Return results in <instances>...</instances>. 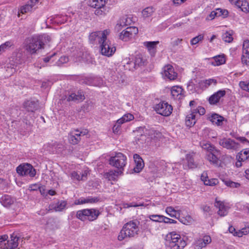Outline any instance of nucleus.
Wrapping results in <instances>:
<instances>
[{
    "mask_svg": "<svg viewBox=\"0 0 249 249\" xmlns=\"http://www.w3.org/2000/svg\"><path fill=\"white\" fill-rule=\"evenodd\" d=\"M51 39V37L47 34L28 38L25 41V50L31 54H35L39 50L44 49L45 44Z\"/></svg>",
    "mask_w": 249,
    "mask_h": 249,
    "instance_id": "obj_1",
    "label": "nucleus"
},
{
    "mask_svg": "<svg viewBox=\"0 0 249 249\" xmlns=\"http://www.w3.org/2000/svg\"><path fill=\"white\" fill-rule=\"evenodd\" d=\"M186 242L180 234L171 232L167 235L165 245L168 249H183Z\"/></svg>",
    "mask_w": 249,
    "mask_h": 249,
    "instance_id": "obj_2",
    "label": "nucleus"
},
{
    "mask_svg": "<svg viewBox=\"0 0 249 249\" xmlns=\"http://www.w3.org/2000/svg\"><path fill=\"white\" fill-rule=\"evenodd\" d=\"M138 221H131L124 225L118 236V239L122 241L126 237H134L138 234Z\"/></svg>",
    "mask_w": 249,
    "mask_h": 249,
    "instance_id": "obj_3",
    "label": "nucleus"
},
{
    "mask_svg": "<svg viewBox=\"0 0 249 249\" xmlns=\"http://www.w3.org/2000/svg\"><path fill=\"white\" fill-rule=\"evenodd\" d=\"M175 209L173 207H167L165 212L167 214L172 217L178 219L181 223L185 225H189L192 221V218L189 214L185 215L181 209H178V207H176Z\"/></svg>",
    "mask_w": 249,
    "mask_h": 249,
    "instance_id": "obj_4",
    "label": "nucleus"
},
{
    "mask_svg": "<svg viewBox=\"0 0 249 249\" xmlns=\"http://www.w3.org/2000/svg\"><path fill=\"white\" fill-rule=\"evenodd\" d=\"M100 212L95 209H86L79 210L77 212L76 216L81 221H85L88 220L93 221L97 219Z\"/></svg>",
    "mask_w": 249,
    "mask_h": 249,
    "instance_id": "obj_5",
    "label": "nucleus"
},
{
    "mask_svg": "<svg viewBox=\"0 0 249 249\" xmlns=\"http://www.w3.org/2000/svg\"><path fill=\"white\" fill-rule=\"evenodd\" d=\"M6 234L0 236V249H15L18 246V238L14 235H11V240H7Z\"/></svg>",
    "mask_w": 249,
    "mask_h": 249,
    "instance_id": "obj_6",
    "label": "nucleus"
},
{
    "mask_svg": "<svg viewBox=\"0 0 249 249\" xmlns=\"http://www.w3.org/2000/svg\"><path fill=\"white\" fill-rule=\"evenodd\" d=\"M106 0H89V5L95 9L94 14L97 16H104L107 14Z\"/></svg>",
    "mask_w": 249,
    "mask_h": 249,
    "instance_id": "obj_7",
    "label": "nucleus"
},
{
    "mask_svg": "<svg viewBox=\"0 0 249 249\" xmlns=\"http://www.w3.org/2000/svg\"><path fill=\"white\" fill-rule=\"evenodd\" d=\"M126 163V157L122 153H117L109 160V164L119 170H123Z\"/></svg>",
    "mask_w": 249,
    "mask_h": 249,
    "instance_id": "obj_8",
    "label": "nucleus"
},
{
    "mask_svg": "<svg viewBox=\"0 0 249 249\" xmlns=\"http://www.w3.org/2000/svg\"><path fill=\"white\" fill-rule=\"evenodd\" d=\"M137 131L140 133H141V132L143 133V134H141L140 135L141 137L142 138H140L138 137V135L136 137V140L138 142L140 141V140H145L144 138L146 135L149 136L152 139L160 138L161 136V133L158 131L155 130L152 128L148 129L145 127H140L138 128Z\"/></svg>",
    "mask_w": 249,
    "mask_h": 249,
    "instance_id": "obj_9",
    "label": "nucleus"
},
{
    "mask_svg": "<svg viewBox=\"0 0 249 249\" xmlns=\"http://www.w3.org/2000/svg\"><path fill=\"white\" fill-rule=\"evenodd\" d=\"M109 33L110 31L108 30L92 32L89 36V41L91 44H94L97 42L100 44L104 39H107V36Z\"/></svg>",
    "mask_w": 249,
    "mask_h": 249,
    "instance_id": "obj_10",
    "label": "nucleus"
},
{
    "mask_svg": "<svg viewBox=\"0 0 249 249\" xmlns=\"http://www.w3.org/2000/svg\"><path fill=\"white\" fill-rule=\"evenodd\" d=\"M17 172L21 176H29L34 177L36 174V171L30 164L20 165L17 168Z\"/></svg>",
    "mask_w": 249,
    "mask_h": 249,
    "instance_id": "obj_11",
    "label": "nucleus"
},
{
    "mask_svg": "<svg viewBox=\"0 0 249 249\" xmlns=\"http://www.w3.org/2000/svg\"><path fill=\"white\" fill-rule=\"evenodd\" d=\"M101 53L105 56H110L115 52L116 48L111 45L110 41L107 39H104L100 43Z\"/></svg>",
    "mask_w": 249,
    "mask_h": 249,
    "instance_id": "obj_12",
    "label": "nucleus"
},
{
    "mask_svg": "<svg viewBox=\"0 0 249 249\" xmlns=\"http://www.w3.org/2000/svg\"><path fill=\"white\" fill-rule=\"evenodd\" d=\"M155 109L158 114L168 116L172 113L173 108L167 102H161L155 106Z\"/></svg>",
    "mask_w": 249,
    "mask_h": 249,
    "instance_id": "obj_13",
    "label": "nucleus"
},
{
    "mask_svg": "<svg viewBox=\"0 0 249 249\" xmlns=\"http://www.w3.org/2000/svg\"><path fill=\"white\" fill-rule=\"evenodd\" d=\"M218 143L223 148L229 150H237L240 147V144L231 138L221 139Z\"/></svg>",
    "mask_w": 249,
    "mask_h": 249,
    "instance_id": "obj_14",
    "label": "nucleus"
},
{
    "mask_svg": "<svg viewBox=\"0 0 249 249\" xmlns=\"http://www.w3.org/2000/svg\"><path fill=\"white\" fill-rule=\"evenodd\" d=\"M138 33V28L135 26H130L127 27L123 30L120 35V39L124 41H127L133 36L137 35Z\"/></svg>",
    "mask_w": 249,
    "mask_h": 249,
    "instance_id": "obj_15",
    "label": "nucleus"
},
{
    "mask_svg": "<svg viewBox=\"0 0 249 249\" xmlns=\"http://www.w3.org/2000/svg\"><path fill=\"white\" fill-rule=\"evenodd\" d=\"M87 133V130L80 131L75 129L71 131L69 135V141L72 144H77L81 140V137L85 136Z\"/></svg>",
    "mask_w": 249,
    "mask_h": 249,
    "instance_id": "obj_16",
    "label": "nucleus"
},
{
    "mask_svg": "<svg viewBox=\"0 0 249 249\" xmlns=\"http://www.w3.org/2000/svg\"><path fill=\"white\" fill-rule=\"evenodd\" d=\"M132 22L133 20L131 17L127 15L123 16L118 21L115 29L120 31L123 28L130 25Z\"/></svg>",
    "mask_w": 249,
    "mask_h": 249,
    "instance_id": "obj_17",
    "label": "nucleus"
},
{
    "mask_svg": "<svg viewBox=\"0 0 249 249\" xmlns=\"http://www.w3.org/2000/svg\"><path fill=\"white\" fill-rule=\"evenodd\" d=\"M241 60L243 64L249 66V41H244L243 44Z\"/></svg>",
    "mask_w": 249,
    "mask_h": 249,
    "instance_id": "obj_18",
    "label": "nucleus"
},
{
    "mask_svg": "<svg viewBox=\"0 0 249 249\" xmlns=\"http://www.w3.org/2000/svg\"><path fill=\"white\" fill-rule=\"evenodd\" d=\"M162 75L164 78L169 79L170 80H173L177 78V73L175 71L173 66L167 65L164 67Z\"/></svg>",
    "mask_w": 249,
    "mask_h": 249,
    "instance_id": "obj_19",
    "label": "nucleus"
},
{
    "mask_svg": "<svg viewBox=\"0 0 249 249\" xmlns=\"http://www.w3.org/2000/svg\"><path fill=\"white\" fill-rule=\"evenodd\" d=\"M38 2V0H30L27 4L22 6L20 9V12L22 14H25L30 12L36 8V4Z\"/></svg>",
    "mask_w": 249,
    "mask_h": 249,
    "instance_id": "obj_20",
    "label": "nucleus"
},
{
    "mask_svg": "<svg viewBox=\"0 0 249 249\" xmlns=\"http://www.w3.org/2000/svg\"><path fill=\"white\" fill-rule=\"evenodd\" d=\"M207 119L211 121L213 124H214L217 126L222 125L225 118L215 113H212L208 115Z\"/></svg>",
    "mask_w": 249,
    "mask_h": 249,
    "instance_id": "obj_21",
    "label": "nucleus"
},
{
    "mask_svg": "<svg viewBox=\"0 0 249 249\" xmlns=\"http://www.w3.org/2000/svg\"><path fill=\"white\" fill-rule=\"evenodd\" d=\"M16 201L15 198L8 195H4L0 198V203L6 208H10Z\"/></svg>",
    "mask_w": 249,
    "mask_h": 249,
    "instance_id": "obj_22",
    "label": "nucleus"
},
{
    "mask_svg": "<svg viewBox=\"0 0 249 249\" xmlns=\"http://www.w3.org/2000/svg\"><path fill=\"white\" fill-rule=\"evenodd\" d=\"M133 159L135 163L133 170L135 173H140L144 167L143 161L139 155L137 154H135L133 155Z\"/></svg>",
    "mask_w": 249,
    "mask_h": 249,
    "instance_id": "obj_23",
    "label": "nucleus"
},
{
    "mask_svg": "<svg viewBox=\"0 0 249 249\" xmlns=\"http://www.w3.org/2000/svg\"><path fill=\"white\" fill-rule=\"evenodd\" d=\"M226 94V91L224 90H219L213 94L211 95L209 99L210 104L214 105L218 103L220 99L224 96Z\"/></svg>",
    "mask_w": 249,
    "mask_h": 249,
    "instance_id": "obj_24",
    "label": "nucleus"
},
{
    "mask_svg": "<svg viewBox=\"0 0 249 249\" xmlns=\"http://www.w3.org/2000/svg\"><path fill=\"white\" fill-rule=\"evenodd\" d=\"M201 179L204 182V184L208 186H215L219 183L217 178L209 179L206 172H203L201 176Z\"/></svg>",
    "mask_w": 249,
    "mask_h": 249,
    "instance_id": "obj_25",
    "label": "nucleus"
},
{
    "mask_svg": "<svg viewBox=\"0 0 249 249\" xmlns=\"http://www.w3.org/2000/svg\"><path fill=\"white\" fill-rule=\"evenodd\" d=\"M214 206L218 208V214L221 216H224L227 214L228 209L224 205L223 202L217 200L215 199Z\"/></svg>",
    "mask_w": 249,
    "mask_h": 249,
    "instance_id": "obj_26",
    "label": "nucleus"
},
{
    "mask_svg": "<svg viewBox=\"0 0 249 249\" xmlns=\"http://www.w3.org/2000/svg\"><path fill=\"white\" fill-rule=\"evenodd\" d=\"M219 151L217 149H215L212 152H210L207 155V160L213 164L217 165L219 163V159L217 158V155L219 154Z\"/></svg>",
    "mask_w": 249,
    "mask_h": 249,
    "instance_id": "obj_27",
    "label": "nucleus"
},
{
    "mask_svg": "<svg viewBox=\"0 0 249 249\" xmlns=\"http://www.w3.org/2000/svg\"><path fill=\"white\" fill-rule=\"evenodd\" d=\"M159 43V41H146L143 43V45L145 46L148 52L152 56H154L157 45Z\"/></svg>",
    "mask_w": 249,
    "mask_h": 249,
    "instance_id": "obj_28",
    "label": "nucleus"
},
{
    "mask_svg": "<svg viewBox=\"0 0 249 249\" xmlns=\"http://www.w3.org/2000/svg\"><path fill=\"white\" fill-rule=\"evenodd\" d=\"M67 202L65 200L58 201L56 203H52L50 204V207L52 210H54L56 212H61L63 211L66 207Z\"/></svg>",
    "mask_w": 249,
    "mask_h": 249,
    "instance_id": "obj_29",
    "label": "nucleus"
},
{
    "mask_svg": "<svg viewBox=\"0 0 249 249\" xmlns=\"http://www.w3.org/2000/svg\"><path fill=\"white\" fill-rule=\"evenodd\" d=\"M195 153L192 152L186 155V160L187 162V166L189 168H195L197 166V164L194 161V157Z\"/></svg>",
    "mask_w": 249,
    "mask_h": 249,
    "instance_id": "obj_30",
    "label": "nucleus"
},
{
    "mask_svg": "<svg viewBox=\"0 0 249 249\" xmlns=\"http://www.w3.org/2000/svg\"><path fill=\"white\" fill-rule=\"evenodd\" d=\"M196 116L194 114V112L191 110L190 114L187 115L185 119V124L187 126L192 127L195 125L196 123Z\"/></svg>",
    "mask_w": 249,
    "mask_h": 249,
    "instance_id": "obj_31",
    "label": "nucleus"
},
{
    "mask_svg": "<svg viewBox=\"0 0 249 249\" xmlns=\"http://www.w3.org/2000/svg\"><path fill=\"white\" fill-rule=\"evenodd\" d=\"M24 107L28 111L34 112L37 108V103L34 101L28 100L24 103Z\"/></svg>",
    "mask_w": 249,
    "mask_h": 249,
    "instance_id": "obj_32",
    "label": "nucleus"
},
{
    "mask_svg": "<svg viewBox=\"0 0 249 249\" xmlns=\"http://www.w3.org/2000/svg\"><path fill=\"white\" fill-rule=\"evenodd\" d=\"M85 99V96L83 94V92L81 90H79L77 92V93H71L67 99L68 101H83Z\"/></svg>",
    "mask_w": 249,
    "mask_h": 249,
    "instance_id": "obj_33",
    "label": "nucleus"
},
{
    "mask_svg": "<svg viewBox=\"0 0 249 249\" xmlns=\"http://www.w3.org/2000/svg\"><path fill=\"white\" fill-rule=\"evenodd\" d=\"M145 61L146 60L143 58L142 55L139 54L136 55L134 62L130 61V62H127V64H130L131 63H132L134 64V68H136L137 66L144 65L145 64Z\"/></svg>",
    "mask_w": 249,
    "mask_h": 249,
    "instance_id": "obj_34",
    "label": "nucleus"
},
{
    "mask_svg": "<svg viewBox=\"0 0 249 249\" xmlns=\"http://www.w3.org/2000/svg\"><path fill=\"white\" fill-rule=\"evenodd\" d=\"M235 5L243 12H247L249 11V5L246 0H237Z\"/></svg>",
    "mask_w": 249,
    "mask_h": 249,
    "instance_id": "obj_35",
    "label": "nucleus"
},
{
    "mask_svg": "<svg viewBox=\"0 0 249 249\" xmlns=\"http://www.w3.org/2000/svg\"><path fill=\"white\" fill-rule=\"evenodd\" d=\"M97 79L91 77H87L81 79L80 83L87 85L97 86L98 84L97 83Z\"/></svg>",
    "mask_w": 249,
    "mask_h": 249,
    "instance_id": "obj_36",
    "label": "nucleus"
},
{
    "mask_svg": "<svg viewBox=\"0 0 249 249\" xmlns=\"http://www.w3.org/2000/svg\"><path fill=\"white\" fill-rule=\"evenodd\" d=\"M122 173V171L121 170L120 171H113L111 170L108 172L106 173L105 174L106 178H107L109 180H115L118 176L119 174H121Z\"/></svg>",
    "mask_w": 249,
    "mask_h": 249,
    "instance_id": "obj_37",
    "label": "nucleus"
},
{
    "mask_svg": "<svg viewBox=\"0 0 249 249\" xmlns=\"http://www.w3.org/2000/svg\"><path fill=\"white\" fill-rule=\"evenodd\" d=\"M183 91V89L179 86H173L171 89V94L173 98L177 99L178 96H180Z\"/></svg>",
    "mask_w": 249,
    "mask_h": 249,
    "instance_id": "obj_38",
    "label": "nucleus"
},
{
    "mask_svg": "<svg viewBox=\"0 0 249 249\" xmlns=\"http://www.w3.org/2000/svg\"><path fill=\"white\" fill-rule=\"evenodd\" d=\"M200 146L201 148L204 150H206L208 152H212L214 150L216 149L215 147L212 145L209 142L203 141L200 142Z\"/></svg>",
    "mask_w": 249,
    "mask_h": 249,
    "instance_id": "obj_39",
    "label": "nucleus"
},
{
    "mask_svg": "<svg viewBox=\"0 0 249 249\" xmlns=\"http://www.w3.org/2000/svg\"><path fill=\"white\" fill-rule=\"evenodd\" d=\"M54 22L57 24L64 23L67 20V16L62 15H55L54 18Z\"/></svg>",
    "mask_w": 249,
    "mask_h": 249,
    "instance_id": "obj_40",
    "label": "nucleus"
},
{
    "mask_svg": "<svg viewBox=\"0 0 249 249\" xmlns=\"http://www.w3.org/2000/svg\"><path fill=\"white\" fill-rule=\"evenodd\" d=\"M151 223V220L149 218L142 220L141 222H138V225H140L141 229L143 230H148L150 229Z\"/></svg>",
    "mask_w": 249,
    "mask_h": 249,
    "instance_id": "obj_41",
    "label": "nucleus"
},
{
    "mask_svg": "<svg viewBox=\"0 0 249 249\" xmlns=\"http://www.w3.org/2000/svg\"><path fill=\"white\" fill-rule=\"evenodd\" d=\"M214 61L212 62L213 66H219L225 62V59L223 56L218 55L214 57Z\"/></svg>",
    "mask_w": 249,
    "mask_h": 249,
    "instance_id": "obj_42",
    "label": "nucleus"
},
{
    "mask_svg": "<svg viewBox=\"0 0 249 249\" xmlns=\"http://www.w3.org/2000/svg\"><path fill=\"white\" fill-rule=\"evenodd\" d=\"M152 221L163 222L164 216L159 214H151L148 216Z\"/></svg>",
    "mask_w": 249,
    "mask_h": 249,
    "instance_id": "obj_43",
    "label": "nucleus"
},
{
    "mask_svg": "<svg viewBox=\"0 0 249 249\" xmlns=\"http://www.w3.org/2000/svg\"><path fill=\"white\" fill-rule=\"evenodd\" d=\"M154 10L152 7H148L144 9L142 11V15L143 18H146L151 17Z\"/></svg>",
    "mask_w": 249,
    "mask_h": 249,
    "instance_id": "obj_44",
    "label": "nucleus"
},
{
    "mask_svg": "<svg viewBox=\"0 0 249 249\" xmlns=\"http://www.w3.org/2000/svg\"><path fill=\"white\" fill-rule=\"evenodd\" d=\"M14 44L12 41H7L0 45V53L9 49Z\"/></svg>",
    "mask_w": 249,
    "mask_h": 249,
    "instance_id": "obj_45",
    "label": "nucleus"
},
{
    "mask_svg": "<svg viewBox=\"0 0 249 249\" xmlns=\"http://www.w3.org/2000/svg\"><path fill=\"white\" fill-rule=\"evenodd\" d=\"M192 111L194 112V114L196 116L197 114L200 116L204 115L205 113V108L203 107L200 106H198L197 107H196V109H192Z\"/></svg>",
    "mask_w": 249,
    "mask_h": 249,
    "instance_id": "obj_46",
    "label": "nucleus"
},
{
    "mask_svg": "<svg viewBox=\"0 0 249 249\" xmlns=\"http://www.w3.org/2000/svg\"><path fill=\"white\" fill-rule=\"evenodd\" d=\"M203 83L204 84V86L206 88H208L209 86L213 84L214 86L216 85L217 84V80L213 78H210L204 81Z\"/></svg>",
    "mask_w": 249,
    "mask_h": 249,
    "instance_id": "obj_47",
    "label": "nucleus"
},
{
    "mask_svg": "<svg viewBox=\"0 0 249 249\" xmlns=\"http://www.w3.org/2000/svg\"><path fill=\"white\" fill-rule=\"evenodd\" d=\"M69 58L66 56H62L60 57L58 61L56 62L55 64L58 66H60L62 64L66 63L69 61Z\"/></svg>",
    "mask_w": 249,
    "mask_h": 249,
    "instance_id": "obj_48",
    "label": "nucleus"
},
{
    "mask_svg": "<svg viewBox=\"0 0 249 249\" xmlns=\"http://www.w3.org/2000/svg\"><path fill=\"white\" fill-rule=\"evenodd\" d=\"M204 38L203 35H199L198 36L193 38L191 40V44L192 45H196L199 41L202 40Z\"/></svg>",
    "mask_w": 249,
    "mask_h": 249,
    "instance_id": "obj_49",
    "label": "nucleus"
},
{
    "mask_svg": "<svg viewBox=\"0 0 249 249\" xmlns=\"http://www.w3.org/2000/svg\"><path fill=\"white\" fill-rule=\"evenodd\" d=\"M222 39L225 42L228 43L231 42L233 40L231 35L228 32H226L223 35Z\"/></svg>",
    "mask_w": 249,
    "mask_h": 249,
    "instance_id": "obj_50",
    "label": "nucleus"
},
{
    "mask_svg": "<svg viewBox=\"0 0 249 249\" xmlns=\"http://www.w3.org/2000/svg\"><path fill=\"white\" fill-rule=\"evenodd\" d=\"M206 247L204 241L202 239H199L196 242L195 248L196 249H201Z\"/></svg>",
    "mask_w": 249,
    "mask_h": 249,
    "instance_id": "obj_51",
    "label": "nucleus"
},
{
    "mask_svg": "<svg viewBox=\"0 0 249 249\" xmlns=\"http://www.w3.org/2000/svg\"><path fill=\"white\" fill-rule=\"evenodd\" d=\"M100 198L98 197L89 196L86 197V203H95L99 201Z\"/></svg>",
    "mask_w": 249,
    "mask_h": 249,
    "instance_id": "obj_52",
    "label": "nucleus"
},
{
    "mask_svg": "<svg viewBox=\"0 0 249 249\" xmlns=\"http://www.w3.org/2000/svg\"><path fill=\"white\" fill-rule=\"evenodd\" d=\"M249 232V228H243L241 230L238 231V233H236V236L242 237L243 235H246Z\"/></svg>",
    "mask_w": 249,
    "mask_h": 249,
    "instance_id": "obj_53",
    "label": "nucleus"
},
{
    "mask_svg": "<svg viewBox=\"0 0 249 249\" xmlns=\"http://www.w3.org/2000/svg\"><path fill=\"white\" fill-rule=\"evenodd\" d=\"M239 85L243 90L249 92L248 83L245 81H241L239 82Z\"/></svg>",
    "mask_w": 249,
    "mask_h": 249,
    "instance_id": "obj_54",
    "label": "nucleus"
},
{
    "mask_svg": "<svg viewBox=\"0 0 249 249\" xmlns=\"http://www.w3.org/2000/svg\"><path fill=\"white\" fill-rule=\"evenodd\" d=\"M71 178L73 180H80V172L73 171L71 173Z\"/></svg>",
    "mask_w": 249,
    "mask_h": 249,
    "instance_id": "obj_55",
    "label": "nucleus"
},
{
    "mask_svg": "<svg viewBox=\"0 0 249 249\" xmlns=\"http://www.w3.org/2000/svg\"><path fill=\"white\" fill-rule=\"evenodd\" d=\"M122 118L125 122H127L132 120L134 119V116L130 113H127L124 115Z\"/></svg>",
    "mask_w": 249,
    "mask_h": 249,
    "instance_id": "obj_56",
    "label": "nucleus"
},
{
    "mask_svg": "<svg viewBox=\"0 0 249 249\" xmlns=\"http://www.w3.org/2000/svg\"><path fill=\"white\" fill-rule=\"evenodd\" d=\"M5 69L7 76L12 75L13 73H14L16 72L14 68H10L7 65L5 67Z\"/></svg>",
    "mask_w": 249,
    "mask_h": 249,
    "instance_id": "obj_57",
    "label": "nucleus"
},
{
    "mask_svg": "<svg viewBox=\"0 0 249 249\" xmlns=\"http://www.w3.org/2000/svg\"><path fill=\"white\" fill-rule=\"evenodd\" d=\"M6 65L10 68H14L16 71L17 70V68L18 67L17 63H16L13 60H10L9 63H8Z\"/></svg>",
    "mask_w": 249,
    "mask_h": 249,
    "instance_id": "obj_58",
    "label": "nucleus"
},
{
    "mask_svg": "<svg viewBox=\"0 0 249 249\" xmlns=\"http://www.w3.org/2000/svg\"><path fill=\"white\" fill-rule=\"evenodd\" d=\"M238 158L239 160H242V161H244L248 159L247 158V157L246 155H245L244 154H243V153L242 152V151H241V152L239 153L238 154V155L236 156V159H238Z\"/></svg>",
    "mask_w": 249,
    "mask_h": 249,
    "instance_id": "obj_59",
    "label": "nucleus"
},
{
    "mask_svg": "<svg viewBox=\"0 0 249 249\" xmlns=\"http://www.w3.org/2000/svg\"><path fill=\"white\" fill-rule=\"evenodd\" d=\"M201 209L204 213H208L209 215L212 214L210 206L204 205L201 206Z\"/></svg>",
    "mask_w": 249,
    "mask_h": 249,
    "instance_id": "obj_60",
    "label": "nucleus"
},
{
    "mask_svg": "<svg viewBox=\"0 0 249 249\" xmlns=\"http://www.w3.org/2000/svg\"><path fill=\"white\" fill-rule=\"evenodd\" d=\"M163 222L167 224H175L177 223V221L165 216L164 217Z\"/></svg>",
    "mask_w": 249,
    "mask_h": 249,
    "instance_id": "obj_61",
    "label": "nucleus"
},
{
    "mask_svg": "<svg viewBox=\"0 0 249 249\" xmlns=\"http://www.w3.org/2000/svg\"><path fill=\"white\" fill-rule=\"evenodd\" d=\"M86 203V198L81 197L76 200L74 204L75 205H81Z\"/></svg>",
    "mask_w": 249,
    "mask_h": 249,
    "instance_id": "obj_62",
    "label": "nucleus"
},
{
    "mask_svg": "<svg viewBox=\"0 0 249 249\" xmlns=\"http://www.w3.org/2000/svg\"><path fill=\"white\" fill-rule=\"evenodd\" d=\"M56 54V53H54L52 54L49 55L43 58V61L45 63L49 62L51 60L52 58H53Z\"/></svg>",
    "mask_w": 249,
    "mask_h": 249,
    "instance_id": "obj_63",
    "label": "nucleus"
},
{
    "mask_svg": "<svg viewBox=\"0 0 249 249\" xmlns=\"http://www.w3.org/2000/svg\"><path fill=\"white\" fill-rule=\"evenodd\" d=\"M121 125L117 123L114 125L113 127V132L114 133H118L120 129Z\"/></svg>",
    "mask_w": 249,
    "mask_h": 249,
    "instance_id": "obj_64",
    "label": "nucleus"
}]
</instances>
